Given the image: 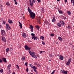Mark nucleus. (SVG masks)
<instances>
[{
	"label": "nucleus",
	"instance_id": "aec40b11",
	"mask_svg": "<svg viewBox=\"0 0 74 74\" xmlns=\"http://www.w3.org/2000/svg\"><path fill=\"white\" fill-rule=\"evenodd\" d=\"M41 11L42 12H44V8L42 7H41Z\"/></svg>",
	"mask_w": 74,
	"mask_h": 74
},
{
	"label": "nucleus",
	"instance_id": "dca6fc26",
	"mask_svg": "<svg viewBox=\"0 0 74 74\" xmlns=\"http://www.w3.org/2000/svg\"><path fill=\"white\" fill-rule=\"evenodd\" d=\"M32 69H34V71L36 70V69H37V68L35 66H33L32 67Z\"/></svg>",
	"mask_w": 74,
	"mask_h": 74
},
{
	"label": "nucleus",
	"instance_id": "a18cd8bd",
	"mask_svg": "<svg viewBox=\"0 0 74 74\" xmlns=\"http://www.w3.org/2000/svg\"><path fill=\"white\" fill-rule=\"evenodd\" d=\"M15 4H16V5H17L18 4V2H16V1H15Z\"/></svg>",
	"mask_w": 74,
	"mask_h": 74
},
{
	"label": "nucleus",
	"instance_id": "f03ea898",
	"mask_svg": "<svg viewBox=\"0 0 74 74\" xmlns=\"http://www.w3.org/2000/svg\"><path fill=\"white\" fill-rule=\"evenodd\" d=\"M30 5L32 7H33V3H36V2L34 0H29Z\"/></svg>",
	"mask_w": 74,
	"mask_h": 74
},
{
	"label": "nucleus",
	"instance_id": "8fccbe9b",
	"mask_svg": "<svg viewBox=\"0 0 74 74\" xmlns=\"http://www.w3.org/2000/svg\"><path fill=\"white\" fill-rule=\"evenodd\" d=\"M38 3H40L41 2V0H37Z\"/></svg>",
	"mask_w": 74,
	"mask_h": 74
},
{
	"label": "nucleus",
	"instance_id": "1a4fd4ad",
	"mask_svg": "<svg viewBox=\"0 0 74 74\" xmlns=\"http://www.w3.org/2000/svg\"><path fill=\"white\" fill-rule=\"evenodd\" d=\"M2 41L4 42H6V39H5V37H4V36H2Z\"/></svg>",
	"mask_w": 74,
	"mask_h": 74
},
{
	"label": "nucleus",
	"instance_id": "c85d7f7f",
	"mask_svg": "<svg viewBox=\"0 0 74 74\" xmlns=\"http://www.w3.org/2000/svg\"><path fill=\"white\" fill-rule=\"evenodd\" d=\"M67 14H68V15H71V12L70 11H68L67 12Z\"/></svg>",
	"mask_w": 74,
	"mask_h": 74
},
{
	"label": "nucleus",
	"instance_id": "f257e3e1",
	"mask_svg": "<svg viewBox=\"0 0 74 74\" xmlns=\"http://www.w3.org/2000/svg\"><path fill=\"white\" fill-rule=\"evenodd\" d=\"M30 15V17L32 18V19H34L35 18V15L36 14L34 13H33V12L32 11V12L29 13Z\"/></svg>",
	"mask_w": 74,
	"mask_h": 74
},
{
	"label": "nucleus",
	"instance_id": "49530a36",
	"mask_svg": "<svg viewBox=\"0 0 74 74\" xmlns=\"http://www.w3.org/2000/svg\"><path fill=\"white\" fill-rule=\"evenodd\" d=\"M42 44H43V45H45V42H44L43 41L42 42Z\"/></svg>",
	"mask_w": 74,
	"mask_h": 74
},
{
	"label": "nucleus",
	"instance_id": "a19ab883",
	"mask_svg": "<svg viewBox=\"0 0 74 74\" xmlns=\"http://www.w3.org/2000/svg\"><path fill=\"white\" fill-rule=\"evenodd\" d=\"M37 66L38 67H41V65H40V64H38Z\"/></svg>",
	"mask_w": 74,
	"mask_h": 74
},
{
	"label": "nucleus",
	"instance_id": "a211bd4d",
	"mask_svg": "<svg viewBox=\"0 0 74 74\" xmlns=\"http://www.w3.org/2000/svg\"><path fill=\"white\" fill-rule=\"evenodd\" d=\"M11 67V64H9V65L8 66V69H10V67Z\"/></svg>",
	"mask_w": 74,
	"mask_h": 74
},
{
	"label": "nucleus",
	"instance_id": "3c124183",
	"mask_svg": "<svg viewBox=\"0 0 74 74\" xmlns=\"http://www.w3.org/2000/svg\"><path fill=\"white\" fill-rule=\"evenodd\" d=\"M2 62H3V60H2L0 59V63H1Z\"/></svg>",
	"mask_w": 74,
	"mask_h": 74
},
{
	"label": "nucleus",
	"instance_id": "5701e85b",
	"mask_svg": "<svg viewBox=\"0 0 74 74\" xmlns=\"http://www.w3.org/2000/svg\"><path fill=\"white\" fill-rule=\"evenodd\" d=\"M60 22L61 25H64V22L63 21H61Z\"/></svg>",
	"mask_w": 74,
	"mask_h": 74
},
{
	"label": "nucleus",
	"instance_id": "4c0bfd02",
	"mask_svg": "<svg viewBox=\"0 0 74 74\" xmlns=\"http://www.w3.org/2000/svg\"><path fill=\"white\" fill-rule=\"evenodd\" d=\"M29 66H30L31 68H32V67H33V65H32V64H29Z\"/></svg>",
	"mask_w": 74,
	"mask_h": 74
},
{
	"label": "nucleus",
	"instance_id": "4be33fe9",
	"mask_svg": "<svg viewBox=\"0 0 74 74\" xmlns=\"http://www.w3.org/2000/svg\"><path fill=\"white\" fill-rule=\"evenodd\" d=\"M32 56V57H33V58H35V59H37V56L35 54V55H33V56Z\"/></svg>",
	"mask_w": 74,
	"mask_h": 74
},
{
	"label": "nucleus",
	"instance_id": "79ce46f5",
	"mask_svg": "<svg viewBox=\"0 0 74 74\" xmlns=\"http://www.w3.org/2000/svg\"><path fill=\"white\" fill-rule=\"evenodd\" d=\"M3 23L4 25H5V21H3Z\"/></svg>",
	"mask_w": 74,
	"mask_h": 74
},
{
	"label": "nucleus",
	"instance_id": "39448f33",
	"mask_svg": "<svg viewBox=\"0 0 74 74\" xmlns=\"http://www.w3.org/2000/svg\"><path fill=\"white\" fill-rule=\"evenodd\" d=\"M28 52H29L30 55H31V56L33 55H35V53L34 52H31V51H30V50Z\"/></svg>",
	"mask_w": 74,
	"mask_h": 74
},
{
	"label": "nucleus",
	"instance_id": "7ed1b4c3",
	"mask_svg": "<svg viewBox=\"0 0 74 74\" xmlns=\"http://www.w3.org/2000/svg\"><path fill=\"white\" fill-rule=\"evenodd\" d=\"M6 30L7 31L9 30H10V29H11V28H10V26H9L8 24H6Z\"/></svg>",
	"mask_w": 74,
	"mask_h": 74
},
{
	"label": "nucleus",
	"instance_id": "c756f323",
	"mask_svg": "<svg viewBox=\"0 0 74 74\" xmlns=\"http://www.w3.org/2000/svg\"><path fill=\"white\" fill-rule=\"evenodd\" d=\"M10 50V49L9 48H8L6 49V52H8V51Z\"/></svg>",
	"mask_w": 74,
	"mask_h": 74
},
{
	"label": "nucleus",
	"instance_id": "e433bc0d",
	"mask_svg": "<svg viewBox=\"0 0 74 74\" xmlns=\"http://www.w3.org/2000/svg\"><path fill=\"white\" fill-rule=\"evenodd\" d=\"M55 70H54L51 73V74H53L54 73H55Z\"/></svg>",
	"mask_w": 74,
	"mask_h": 74
},
{
	"label": "nucleus",
	"instance_id": "2f4dec72",
	"mask_svg": "<svg viewBox=\"0 0 74 74\" xmlns=\"http://www.w3.org/2000/svg\"><path fill=\"white\" fill-rule=\"evenodd\" d=\"M68 29H71V27L70 26L68 25L67 27Z\"/></svg>",
	"mask_w": 74,
	"mask_h": 74
},
{
	"label": "nucleus",
	"instance_id": "423d86ee",
	"mask_svg": "<svg viewBox=\"0 0 74 74\" xmlns=\"http://www.w3.org/2000/svg\"><path fill=\"white\" fill-rule=\"evenodd\" d=\"M25 50H27V51H30V49H31V48L28 47V46L26 45L25 46Z\"/></svg>",
	"mask_w": 74,
	"mask_h": 74
},
{
	"label": "nucleus",
	"instance_id": "412c9836",
	"mask_svg": "<svg viewBox=\"0 0 74 74\" xmlns=\"http://www.w3.org/2000/svg\"><path fill=\"white\" fill-rule=\"evenodd\" d=\"M9 23H12V21L11 20H9L8 21Z\"/></svg>",
	"mask_w": 74,
	"mask_h": 74
},
{
	"label": "nucleus",
	"instance_id": "e2e57ef3",
	"mask_svg": "<svg viewBox=\"0 0 74 74\" xmlns=\"http://www.w3.org/2000/svg\"><path fill=\"white\" fill-rule=\"evenodd\" d=\"M73 6H74V2H73Z\"/></svg>",
	"mask_w": 74,
	"mask_h": 74
},
{
	"label": "nucleus",
	"instance_id": "f3484780",
	"mask_svg": "<svg viewBox=\"0 0 74 74\" xmlns=\"http://www.w3.org/2000/svg\"><path fill=\"white\" fill-rule=\"evenodd\" d=\"M26 34H25L24 33H23L22 34V36L23 37H24V38H26Z\"/></svg>",
	"mask_w": 74,
	"mask_h": 74
},
{
	"label": "nucleus",
	"instance_id": "58836bf2",
	"mask_svg": "<svg viewBox=\"0 0 74 74\" xmlns=\"http://www.w3.org/2000/svg\"><path fill=\"white\" fill-rule=\"evenodd\" d=\"M31 35L32 36H35V34L33 33H32L31 34Z\"/></svg>",
	"mask_w": 74,
	"mask_h": 74
},
{
	"label": "nucleus",
	"instance_id": "72a5a7b5",
	"mask_svg": "<svg viewBox=\"0 0 74 74\" xmlns=\"http://www.w3.org/2000/svg\"><path fill=\"white\" fill-rule=\"evenodd\" d=\"M0 72L1 73H2L3 72V69H1L0 70Z\"/></svg>",
	"mask_w": 74,
	"mask_h": 74
},
{
	"label": "nucleus",
	"instance_id": "c03bdc74",
	"mask_svg": "<svg viewBox=\"0 0 74 74\" xmlns=\"http://www.w3.org/2000/svg\"><path fill=\"white\" fill-rule=\"evenodd\" d=\"M27 62H25V65L26 66H27Z\"/></svg>",
	"mask_w": 74,
	"mask_h": 74
},
{
	"label": "nucleus",
	"instance_id": "37998d69",
	"mask_svg": "<svg viewBox=\"0 0 74 74\" xmlns=\"http://www.w3.org/2000/svg\"><path fill=\"white\" fill-rule=\"evenodd\" d=\"M71 3H73H73L74 2V0H71Z\"/></svg>",
	"mask_w": 74,
	"mask_h": 74
},
{
	"label": "nucleus",
	"instance_id": "5fc2aeb1",
	"mask_svg": "<svg viewBox=\"0 0 74 74\" xmlns=\"http://www.w3.org/2000/svg\"><path fill=\"white\" fill-rule=\"evenodd\" d=\"M63 18L64 19H67V18L65 17H64Z\"/></svg>",
	"mask_w": 74,
	"mask_h": 74
},
{
	"label": "nucleus",
	"instance_id": "774afa93",
	"mask_svg": "<svg viewBox=\"0 0 74 74\" xmlns=\"http://www.w3.org/2000/svg\"><path fill=\"white\" fill-rule=\"evenodd\" d=\"M28 74H30V73H28Z\"/></svg>",
	"mask_w": 74,
	"mask_h": 74
},
{
	"label": "nucleus",
	"instance_id": "a878e982",
	"mask_svg": "<svg viewBox=\"0 0 74 74\" xmlns=\"http://www.w3.org/2000/svg\"><path fill=\"white\" fill-rule=\"evenodd\" d=\"M57 25L59 27H61V24L60 23H58Z\"/></svg>",
	"mask_w": 74,
	"mask_h": 74
},
{
	"label": "nucleus",
	"instance_id": "6e6552de",
	"mask_svg": "<svg viewBox=\"0 0 74 74\" xmlns=\"http://www.w3.org/2000/svg\"><path fill=\"white\" fill-rule=\"evenodd\" d=\"M29 27L31 30V32H33V26L32 25H30Z\"/></svg>",
	"mask_w": 74,
	"mask_h": 74
},
{
	"label": "nucleus",
	"instance_id": "6e6d98bb",
	"mask_svg": "<svg viewBox=\"0 0 74 74\" xmlns=\"http://www.w3.org/2000/svg\"><path fill=\"white\" fill-rule=\"evenodd\" d=\"M64 1H65V3H67V0H64Z\"/></svg>",
	"mask_w": 74,
	"mask_h": 74
},
{
	"label": "nucleus",
	"instance_id": "4468645a",
	"mask_svg": "<svg viewBox=\"0 0 74 74\" xmlns=\"http://www.w3.org/2000/svg\"><path fill=\"white\" fill-rule=\"evenodd\" d=\"M18 23L19 24V27H20V29H22V23L20 22H19Z\"/></svg>",
	"mask_w": 74,
	"mask_h": 74
},
{
	"label": "nucleus",
	"instance_id": "bf43d9fd",
	"mask_svg": "<svg viewBox=\"0 0 74 74\" xmlns=\"http://www.w3.org/2000/svg\"><path fill=\"white\" fill-rule=\"evenodd\" d=\"M34 64L36 65V64H37V62H35Z\"/></svg>",
	"mask_w": 74,
	"mask_h": 74
},
{
	"label": "nucleus",
	"instance_id": "c9c22d12",
	"mask_svg": "<svg viewBox=\"0 0 74 74\" xmlns=\"http://www.w3.org/2000/svg\"><path fill=\"white\" fill-rule=\"evenodd\" d=\"M6 4L7 5H10V3L8 2H7L6 3Z\"/></svg>",
	"mask_w": 74,
	"mask_h": 74
},
{
	"label": "nucleus",
	"instance_id": "b1692460",
	"mask_svg": "<svg viewBox=\"0 0 74 74\" xmlns=\"http://www.w3.org/2000/svg\"><path fill=\"white\" fill-rule=\"evenodd\" d=\"M35 27H36V28H37V29H40V26H39V25H36Z\"/></svg>",
	"mask_w": 74,
	"mask_h": 74
},
{
	"label": "nucleus",
	"instance_id": "603ef678",
	"mask_svg": "<svg viewBox=\"0 0 74 74\" xmlns=\"http://www.w3.org/2000/svg\"><path fill=\"white\" fill-rule=\"evenodd\" d=\"M28 71H29V69H28V68H27L26 69V71H27V72Z\"/></svg>",
	"mask_w": 74,
	"mask_h": 74
},
{
	"label": "nucleus",
	"instance_id": "ea45409f",
	"mask_svg": "<svg viewBox=\"0 0 74 74\" xmlns=\"http://www.w3.org/2000/svg\"><path fill=\"white\" fill-rule=\"evenodd\" d=\"M50 36H54V34H51Z\"/></svg>",
	"mask_w": 74,
	"mask_h": 74
},
{
	"label": "nucleus",
	"instance_id": "20e7f679",
	"mask_svg": "<svg viewBox=\"0 0 74 74\" xmlns=\"http://www.w3.org/2000/svg\"><path fill=\"white\" fill-rule=\"evenodd\" d=\"M1 34L2 35V36H5V31L4 30H1Z\"/></svg>",
	"mask_w": 74,
	"mask_h": 74
},
{
	"label": "nucleus",
	"instance_id": "f8f14e48",
	"mask_svg": "<svg viewBox=\"0 0 74 74\" xmlns=\"http://www.w3.org/2000/svg\"><path fill=\"white\" fill-rule=\"evenodd\" d=\"M63 59H64V57L62 55H60V60H63Z\"/></svg>",
	"mask_w": 74,
	"mask_h": 74
},
{
	"label": "nucleus",
	"instance_id": "052dcab7",
	"mask_svg": "<svg viewBox=\"0 0 74 74\" xmlns=\"http://www.w3.org/2000/svg\"><path fill=\"white\" fill-rule=\"evenodd\" d=\"M12 74H15V72H13Z\"/></svg>",
	"mask_w": 74,
	"mask_h": 74
},
{
	"label": "nucleus",
	"instance_id": "473e14b6",
	"mask_svg": "<svg viewBox=\"0 0 74 74\" xmlns=\"http://www.w3.org/2000/svg\"><path fill=\"white\" fill-rule=\"evenodd\" d=\"M67 71H64V74H67Z\"/></svg>",
	"mask_w": 74,
	"mask_h": 74
},
{
	"label": "nucleus",
	"instance_id": "864d4df0",
	"mask_svg": "<svg viewBox=\"0 0 74 74\" xmlns=\"http://www.w3.org/2000/svg\"><path fill=\"white\" fill-rule=\"evenodd\" d=\"M42 51H39V53H40V54H41V53H42Z\"/></svg>",
	"mask_w": 74,
	"mask_h": 74
},
{
	"label": "nucleus",
	"instance_id": "7c9ffc66",
	"mask_svg": "<svg viewBox=\"0 0 74 74\" xmlns=\"http://www.w3.org/2000/svg\"><path fill=\"white\" fill-rule=\"evenodd\" d=\"M59 12L60 14H63V11H59Z\"/></svg>",
	"mask_w": 74,
	"mask_h": 74
},
{
	"label": "nucleus",
	"instance_id": "4d7b16f0",
	"mask_svg": "<svg viewBox=\"0 0 74 74\" xmlns=\"http://www.w3.org/2000/svg\"><path fill=\"white\" fill-rule=\"evenodd\" d=\"M1 11H3V8L1 9Z\"/></svg>",
	"mask_w": 74,
	"mask_h": 74
},
{
	"label": "nucleus",
	"instance_id": "69168bd1",
	"mask_svg": "<svg viewBox=\"0 0 74 74\" xmlns=\"http://www.w3.org/2000/svg\"><path fill=\"white\" fill-rule=\"evenodd\" d=\"M57 1H59L60 0H57Z\"/></svg>",
	"mask_w": 74,
	"mask_h": 74
},
{
	"label": "nucleus",
	"instance_id": "6ab92c4d",
	"mask_svg": "<svg viewBox=\"0 0 74 74\" xmlns=\"http://www.w3.org/2000/svg\"><path fill=\"white\" fill-rule=\"evenodd\" d=\"M25 58H25V57H22V58H21L22 60H23V61H24V60H25Z\"/></svg>",
	"mask_w": 74,
	"mask_h": 74
},
{
	"label": "nucleus",
	"instance_id": "0eeeda50",
	"mask_svg": "<svg viewBox=\"0 0 74 74\" xmlns=\"http://www.w3.org/2000/svg\"><path fill=\"white\" fill-rule=\"evenodd\" d=\"M71 58H70L68 62L66 63V65H67V66H69L70 65V63L71 62Z\"/></svg>",
	"mask_w": 74,
	"mask_h": 74
},
{
	"label": "nucleus",
	"instance_id": "f704fd0d",
	"mask_svg": "<svg viewBox=\"0 0 74 74\" xmlns=\"http://www.w3.org/2000/svg\"><path fill=\"white\" fill-rule=\"evenodd\" d=\"M16 68L18 69H19V67L17 65H16Z\"/></svg>",
	"mask_w": 74,
	"mask_h": 74
},
{
	"label": "nucleus",
	"instance_id": "338daca9",
	"mask_svg": "<svg viewBox=\"0 0 74 74\" xmlns=\"http://www.w3.org/2000/svg\"><path fill=\"white\" fill-rule=\"evenodd\" d=\"M42 52H45V51H42Z\"/></svg>",
	"mask_w": 74,
	"mask_h": 74
},
{
	"label": "nucleus",
	"instance_id": "ddd939ff",
	"mask_svg": "<svg viewBox=\"0 0 74 74\" xmlns=\"http://www.w3.org/2000/svg\"><path fill=\"white\" fill-rule=\"evenodd\" d=\"M2 60L4 62H5V63H6L7 62V60L6 58H3L2 59Z\"/></svg>",
	"mask_w": 74,
	"mask_h": 74
},
{
	"label": "nucleus",
	"instance_id": "2eb2a0df",
	"mask_svg": "<svg viewBox=\"0 0 74 74\" xmlns=\"http://www.w3.org/2000/svg\"><path fill=\"white\" fill-rule=\"evenodd\" d=\"M56 21V20L55 19V17L54 16L53 18V19L52 20V21L53 22H55V21Z\"/></svg>",
	"mask_w": 74,
	"mask_h": 74
},
{
	"label": "nucleus",
	"instance_id": "13d9d810",
	"mask_svg": "<svg viewBox=\"0 0 74 74\" xmlns=\"http://www.w3.org/2000/svg\"><path fill=\"white\" fill-rule=\"evenodd\" d=\"M60 55H62L58 54L57 55V56H59V57H60Z\"/></svg>",
	"mask_w": 74,
	"mask_h": 74
},
{
	"label": "nucleus",
	"instance_id": "0e129e2a",
	"mask_svg": "<svg viewBox=\"0 0 74 74\" xmlns=\"http://www.w3.org/2000/svg\"><path fill=\"white\" fill-rule=\"evenodd\" d=\"M14 1H16V0H14Z\"/></svg>",
	"mask_w": 74,
	"mask_h": 74
},
{
	"label": "nucleus",
	"instance_id": "bb28decb",
	"mask_svg": "<svg viewBox=\"0 0 74 74\" xmlns=\"http://www.w3.org/2000/svg\"><path fill=\"white\" fill-rule=\"evenodd\" d=\"M44 36H41L40 37V39H42V40H44Z\"/></svg>",
	"mask_w": 74,
	"mask_h": 74
},
{
	"label": "nucleus",
	"instance_id": "9d476101",
	"mask_svg": "<svg viewBox=\"0 0 74 74\" xmlns=\"http://www.w3.org/2000/svg\"><path fill=\"white\" fill-rule=\"evenodd\" d=\"M32 39H33V40H37V37L35 36H32Z\"/></svg>",
	"mask_w": 74,
	"mask_h": 74
},
{
	"label": "nucleus",
	"instance_id": "680f3d73",
	"mask_svg": "<svg viewBox=\"0 0 74 74\" xmlns=\"http://www.w3.org/2000/svg\"><path fill=\"white\" fill-rule=\"evenodd\" d=\"M37 56H38V58H39V57H40V56H39L38 55Z\"/></svg>",
	"mask_w": 74,
	"mask_h": 74
},
{
	"label": "nucleus",
	"instance_id": "09e8293b",
	"mask_svg": "<svg viewBox=\"0 0 74 74\" xmlns=\"http://www.w3.org/2000/svg\"><path fill=\"white\" fill-rule=\"evenodd\" d=\"M61 72L62 73H64V71L62 70H61Z\"/></svg>",
	"mask_w": 74,
	"mask_h": 74
},
{
	"label": "nucleus",
	"instance_id": "de8ad7c7",
	"mask_svg": "<svg viewBox=\"0 0 74 74\" xmlns=\"http://www.w3.org/2000/svg\"><path fill=\"white\" fill-rule=\"evenodd\" d=\"M34 71L35 72V73H36L37 74L38 73V72L37 71H36V70H34Z\"/></svg>",
	"mask_w": 74,
	"mask_h": 74
},
{
	"label": "nucleus",
	"instance_id": "cd10ccee",
	"mask_svg": "<svg viewBox=\"0 0 74 74\" xmlns=\"http://www.w3.org/2000/svg\"><path fill=\"white\" fill-rule=\"evenodd\" d=\"M58 39H59V40H60V41H62V38L60 37H59L58 38Z\"/></svg>",
	"mask_w": 74,
	"mask_h": 74
},
{
	"label": "nucleus",
	"instance_id": "9b49d317",
	"mask_svg": "<svg viewBox=\"0 0 74 74\" xmlns=\"http://www.w3.org/2000/svg\"><path fill=\"white\" fill-rule=\"evenodd\" d=\"M28 11L29 14L32 12V10H31L30 9V8H29V7H28Z\"/></svg>",
	"mask_w": 74,
	"mask_h": 74
},
{
	"label": "nucleus",
	"instance_id": "393cba45",
	"mask_svg": "<svg viewBox=\"0 0 74 74\" xmlns=\"http://www.w3.org/2000/svg\"><path fill=\"white\" fill-rule=\"evenodd\" d=\"M45 23H46V24H47L48 25H49V22L47 21H45Z\"/></svg>",
	"mask_w": 74,
	"mask_h": 74
}]
</instances>
